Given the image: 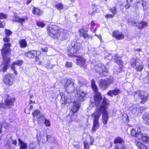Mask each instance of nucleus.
<instances>
[{
  "mask_svg": "<svg viewBox=\"0 0 149 149\" xmlns=\"http://www.w3.org/2000/svg\"><path fill=\"white\" fill-rule=\"evenodd\" d=\"M65 87L66 91L68 93H72L76 89L77 94L75 97L78 100L83 101L87 95V87L83 85L81 82L79 80L75 81L72 79H67Z\"/></svg>",
  "mask_w": 149,
  "mask_h": 149,
  "instance_id": "nucleus-1",
  "label": "nucleus"
},
{
  "mask_svg": "<svg viewBox=\"0 0 149 149\" xmlns=\"http://www.w3.org/2000/svg\"><path fill=\"white\" fill-rule=\"evenodd\" d=\"M47 30L48 35L53 39H58L60 37V40L63 41L66 40L68 36L66 30L57 25L51 26Z\"/></svg>",
  "mask_w": 149,
  "mask_h": 149,
  "instance_id": "nucleus-2",
  "label": "nucleus"
},
{
  "mask_svg": "<svg viewBox=\"0 0 149 149\" xmlns=\"http://www.w3.org/2000/svg\"><path fill=\"white\" fill-rule=\"evenodd\" d=\"M10 44L4 43L3 47L1 50L3 58L2 66L3 72L6 71L10 65V58L8 57L10 54Z\"/></svg>",
  "mask_w": 149,
  "mask_h": 149,
  "instance_id": "nucleus-3",
  "label": "nucleus"
},
{
  "mask_svg": "<svg viewBox=\"0 0 149 149\" xmlns=\"http://www.w3.org/2000/svg\"><path fill=\"white\" fill-rule=\"evenodd\" d=\"M142 141L146 143L149 142V136L146 134L142 133L137 136V139H136L135 143L139 149H146V146L141 142Z\"/></svg>",
  "mask_w": 149,
  "mask_h": 149,
  "instance_id": "nucleus-4",
  "label": "nucleus"
},
{
  "mask_svg": "<svg viewBox=\"0 0 149 149\" xmlns=\"http://www.w3.org/2000/svg\"><path fill=\"white\" fill-rule=\"evenodd\" d=\"M148 95L146 92L137 91L134 93V98L138 103L144 104L148 100Z\"/></svg>",
  "mask_w": 149,
  "mask_h": 149,
  "instance_id": "nucleus-5",
  "label": "nucleus"
},
{
  "mask_svg": "<svg viewBox=\"0 0 149 149\" xmlns=\"http://www.w3.org/2000/svg\"><path fill=\"white\" fill-rule=\"evenodd\" d=\"M91 84L92 88L95 94V105L97 106L100 104L102 97L100 93L98 91L97 86L96 85L95 81L94 80H92Z\"/></svg>",
  "mask_w": 149,
  "mask_h": 149,
  "instance_id": "nucleus-6",
  "label": "nucleus"
},
{
  "mask_svg": "<svg viewBox=\"0 0 149 149\" xmlns=\"http://www.w3.org/2000/svg\"><path fill=\"white\" fill-rule=\"evenodd\" d=\"M130 113L135 116H140L143 112V108L138 105H132L129 108Z\"/></svg>",
  "mask_w": 149,
  "mask_h": 149,
  "instance_id": "nucleus-7",
  "label": "nucleus"
},
{
  "mask_svg": "<svg viewBox=\"0 0 149 149\" xmlns=\"http://www.w3.org/2000/svg\"><path fill=\"white\" fill-rule=\"evenodd\" d=\"M95 70L101 76H105L107 72V70L105 66L101 63L95 66Z\"/></svg>",
  "mask_w": 149,
  "mask_h": 149,
  "instance_id": "nucleus-8",
  "label": "nucleus"
},
{
  "mask_svg": "<svg viewBox=\"0 0 149 149\" xmlns=\"http://www.w3.org/2000/svg\"><path fill=\"white\" fill-rule=\"evenodd\" d=\"M34 118L36 116L37 120L39 123H41L45 119L44 115L40 112V111L36 110L32 113Z\"/></svg>",
  "mask_w": 149,
  "mask_h": 149,
  "instance_id": "nucleus-9",
  "label": "nucleus"
},
{
  "mask_svg": "<svg viewBox=\"0 0 149 149\" xmlns=\"http://www.w3.org/2000/svg\"><path fill=\"white\" fill-rule=\"evenodd\" d=\"M13 75L11 74H6L3 79L4 83L8 86H12L13 83Z\"/></svg>",
  "mask_w": 149,
  "mask_h": 149,
  "instance_id": "nucleus-10",
  "label": "nucleus"
},
{
  "mask_svg": "<svg viewBox=\"0 0 149 149\" xmlns=\"http://www.w3.org/2000/svg\"><path fill=\"white\" fill-rule=\"evenodd\" d=\"M14 101V98H11L10 97L8 96L7 98L5 101V104H3L2 103H0V107L6 108L7 107L9 108L8 107L12 105Z\"/></svg>",
  "mask_w": 149,
  "mask_h": 149,
  "instance_id": "nucleus-11",
  "label": "nucleus"
},
{
  "mask_svg": "<svg viewBox=\"0 0 149 149\" xmlns=\"http://www.w3.org/2000/svg\"><path fill=\"white\" fill-rule=\"evenodd\" d=\"M24 61L22 60H17L14 61L12 64L11 65V69L13 71L14 73L17 75V73L15 70L16 65L21 66L23 64Z\"/></svg>",
  "mask_w": 149,
  "mask_h": 149,
  "instance_id": "nucleus-12",
  "label": "nucleus"
},
{
  "mask_svg": "<svg viewBox=\"0 0 149 149\" xmlns=\"http://www.w3.org/2000/svg\"><path fill=\"white\" fill-rule=\"evenodd\" d=\"M99 87L102 90H105L112 82L108 81L105 79H101L99 81Z\"/></svg>",
  "mask_w": 149,
  "mask_h": 149,
  "instance_id": "nucleus-13",
  "label": "nucleus"
},
{
  "mask_svg": "<svg viewBox=\"0 0 149 149\" xmlns=\"http://www.w3.org/2000/svg\"><path fill=\"white\" fill-rule=\"evenodd\" d=\"M80 103L79 102H74L70 103V110L73 113L76 112L79 109Z\"/></svg>",
  "mask_w": 149,
  "mask_h": 149,
  "instance_id": "nucleus-14",
  "label": "nucleus"
},
{
  "mask_svg": "<svg viewBox=\"0 0 149 149\" xmlns=\"http://www.w3.org/2000/svg\"><path fill=\"white\" fill-rule=\"evenodd\" d=\"M76 62L77 64L80 65L81 67H82L84 68L86 67V59L82 57H79L76 59Z\"/></svg>",
  "mask_w": 149,
  "mask_h": 149,
  "instance_id": "nucleus-15",
  "label": "nucleus"
},
{
  "mask_svg": "<svg viewBox=\"0 0 149 149\" xmlns=\"http://www.w3.org/2000/svg\"><path fill=\"white\" fill-rule=\"evenodd\" d=\"M28 19V18L26 16L22 17L16 16L13 19V21L14 22H18L22 25L24 23L25 20H27Z\"/></svg>",
  "mask_w": 149,
  "mask_h": 149,
  "instance_id": "nucleus-16",
  "label": "nucleus"
},
{
  "mask_svg": "<svg viewBox=\"0 0 149 149\" xmlns=\"http://www.w3.org/2000/svg\"><path fill=\"white\" fill-rule=\"evenodd\" d=\"M104 109V108H102V107H101V111H103L102 122L104 125H105L107 123L109 119V117L107 111H105Z\"/></svg>",
  "mask_w": 149,
  "mask_h": 149,
  "instance_id": "nucleus-17",
  "label": "nucleus"
},
{
  "mask_svg": "<svg viewBox=\"0 0 149 149\" xmlns=\"http://www.w3.org/2000/svg\"><path fill=\"white\" fill-rule=\"evenodd\" d=\"M112 36L115 37L118 40H121L124 38V36L121 33H120L118 31L116 30L113 31L112 33Z\"/></svg>",
  "mask_w": 149,
  "mask_h": 149,
  "instance_id": "nucleus-18",
  "label": "nucleus"
},
{
  "mask_svg": "<svg viewBox=\"0 0 149 149\" xmlns=\"http://www.w3.org/2000/svg\"><path fill=\"white\" fill-rule=\"evenodd\" d=\"M101 111L100 108L97 109L95 110V112L92 115V116L93 117V120L98 121L99 119L101 114Z\"/></svg>",
  "mask_w": 149,
  "mask_h": 149,
  "instance_id": "nucleus-19",
  "label": "nucleus"
},
{
  "mask_svg": "<svg viewBox=\"0 0 149 149\" xmlns=\"http://www.w3.org/2000/svg\"><path fill=\"white\" fill-rule=\"evenodd\" d=\"M109 101L107 98L104 97L103 98L102 102V105L100 106V110L101 109V107H102L103 108H104L105 111H107L106 109L107 108V107L109 105Z\"/></svg>",
  "mask_w": 149,
  "mask_h": 149,
  "instance_id": "nucleus-20",
  "label": "nucleus"
},
{
  "mask_svg": "<svg viewBox=\"0 0 149 149\" xmlns=\"http://www.w3.org/2000/svg\"><path fill=\"white\" fill-rule=\"evenodd\" d=\"M141 133L140 132V129L139 128H135L132 129L131 131V135L137 137V136Z\"/></svg>",
  "mask_w": 149,
  "mask_h": 149,
  "instance_id": "nucleus-21",
  "label": "nucleus"
},
{
  "mask_svg": "<svg viewBox=\"0 0 149 149\" xmlns=\"http://www.w3.org/2000/svg\"><path fill=\"white\" fill-rule=\"evenodd\" d=\"M141 61L138 58H132L130 61V64L132 67H136L139 64Z\"/></svg>",
  "mask_w": 149,
  "mask_h": 149,
  "instance_id": "nucleus-22",
  "label": "nucleus"
},
{
  "mask_svg": "<svg viewBox=\"0 0 149 149\" xmlns=\"http://www.w3.org/2000/svg\"><path fill=\"white\" fill-rule=\"evenodd\" d=\"M37 53V52L35 51H31L26 53L25 55L29 58H32L36 56Z\"/></svg>",
  "mask_w": 149,
  "mask_h": 149,
  "instance_id": "nucleus-23",
  "label": "nucleus"
},
{
  "mask_svg": "<svg viewBox=\"0 0 149 149\" xmlns=\"http://www.w3.org/2000/svg\"><path fill=\"white\" fill-rule=\"evenodd\" d=\"M120 90L118 89H115L113 90L109 91L107 93L108 95L111 97H113V95H116L120 93Z\"/></svg>",
  "mask_w": 149,
  "mask_h": 149,
  "instance_id": "nucleus-24",
  "label": "nucleus"
},
{
  "mask_svg": "<svg viewBox=\"0 0 149 149\" xmlns=\"http://www.w3.org/2000/svg\"><path fill=\"white\" fill-rule=\"evenodd\" d=\"M70 44L74 48L75 50H76V53L77 52L81 47V45L80 42H72Z\"/></svg>",
  "mask_w": 149,
  "mask_h": 149,
  "instance_id": "nucleus-25",
  "label": "nucleus"
},
{
  "mask_svg": "<svg viewBox=\"0 0 149 149\" xmlns=\"http://www.w3.org/2000/svg\"><path fill=\"white\" fill-rule=\"evenodd\" d=\"M98 11V8H97V6L96 5L93 4L91 5L90 10L89 11V13L91 15H93L95 13L97 12Z\"/></svg>",
  "mask_w": 149,
  "mask_h": 149,
  "instance_id": "nucleus-26",
  "label": "nucleus"
},
{
  "mask_svg": "<svg viewBox=\"0 0 149 149\" xmlns=\"http://www.w3.org/2000/svg\"><path fill=\"white\" fill-rule=\"evenodd\" d=\"M142 118L143 123L149 125V112L144 113Z\"/></svg>",
  "mask_w": 149,
  "mask_h": 149,
  "instance_id": "nucleus-27",
  "label": "nucleus"
},
{
  "mask_svg": "<svg viewBox=\"0 0 149 149\" xmlns=\"http://www.w3.org/2000/svg\"><path fill=\"white\" fill-rule=\"evenodd\" d=\"M100 127V124L98 121L93 120V127L92 129V132H95Z\"/></svg>",
  "mask_w": 149,
  "mask_h": 149,
  "instance_id": "nucleus-28",
  "label": "nucleus"
},
{
  "mask_svg": "<svg viewBox=\"0 0 149 149\" xmlns=\"http://www.w3.org/2000/svg\"><path fill=\"white\" fill-rule=\"evenodd\" d=\"M148 24L147 22H142L140 23L136 24V26L139 29H141L142 28H144L147 26Z\"/></svg>",
  "mask_w": 149,
  "mask_h": 149,
  "instance_id": "nucleus-29",
  "label": "nucleus"
},
{
  "mask_svg": "<svg viewBox=\"0 0 149 149\" xmlns=\"http://www.w3.org/2000/svg\"><path fill=\"white\" fill-rule=\"evenodd\" d=\"M19 43L20 44V47L21 48H25L27 46V43L25 39H22L19 40Z\"/></svg>",
  "mask_w": 149,
  "mask_h": 149,
  "instance_id": "nucleus-30",
  "label": "nucleus"
},
{
  "mask_svg": "<svg viewBox=\"0 0 149 149\" xmlns=\"http://www.w3.org/2000/svg\"><path fill=\"white\" fill-rule=\"evenodd\" d=\"M68 51L71 54H74L76 53V50H75L74 48L72 47L70 44L67 47Z\"/></svg>",
  "mask_w": 149,
  "mask_h": 149,
  "instance_id": "nucleus-31",
  "label": "nucleus"
},
{
  "mask_svg": "<svg viewBox=\"0 0 149 149\" xmlns=\"http://www.w3.org/2000/svg\"><path fill=\"white\" fill-rule=\"evenodd\" d=\"M33 13L34 14H36L38 16H40L42 15V13L40 9L36 8H33Z\"/></svg>",
  "mask_w": 149,
  "mask_h": 149,
  "instance_id": "nucleus-32",
  "label": "nucleus"
},
{
  "mask_svg": "<svg viewBox=\"0 0 149 149\" xmlns=\"http://www.w3.org/2000/svg\"><path fill=\"white\" fill-rule=\"evenodd\" d=\"M19 143L20 144V149H26L27 145L26 144L19 139Z\"/></svg>",
  "mask_w": 149,
  "mask_h": 149,
  "instance_id": "nucleus-33",
  "label": "nucleus"
},
{
  "mask_svg": "<svg viewBox=\"0 0 149 149\" xmlns=\"http://www.w3.org/2000/svg\"><path fill=\"white\" fill-rule=\"evenodd\" d=\"M143 69V63L141 61L139 63V64H138V65H137L136 67V69L137 71L141 72Z\"/></svg>",
  "mask_w": 149,
  "mask_h": 149,
  "instance_id": "nucleus-34",
  "label": "nucleus"
},
{
  "mask_svg": "<svg viewBox=\"0 0 149 149\" xmlns=\"http://www.w3.org/2000/svg\"><path fill=\"white\" fill-rule=\"evenodd\" d=\"M124 142V141L120 137H117L115 140L114 141V143L117 144L118 143H121Z\"/></svg>",
  "mask_w": 149,
  "mask_h": 149,
  "instance_id": "nucleus-35",
  "label": "nucleus"
},
{
  "mask_svg": "<svg viewBox=\"0 0 149 149\" xmlns=\"http://www.w3.org/2000/svg\"><path fill=\"white\" fill-rule=\"evenodd\" d=\"M115 149H126V146L122 143H119L116 145Z\"/></svg>",
  "mask_w": 149,
  "mask_h": 149,
  "instance_id": "nucleus-36",
  "label": "nucleus"
},
{
  "mask_svg": "<svg viewBox=\"0 0 149 149\" xmlns=\"http://www.w3.org/2000/svg\"><path fill=\"white\" fill-rule=\"evenodd\" d=\"M79 32H80L81 36H83L84 38H86L88 37V35L86 33L84 32V31L82 30H79Z\"/></svg>",
  "mask_w": 149,
  "mask_h": 149,
  "instance_id": "nucleus-37",
  "label": "nucleus"
},
{
  "mask_svg": "<svg viewBox=\"0 0 149 149\" xmlns=\"http://www.w3.org/2000/svg\"><path fill=\"white\" fill-rule=\"evenodd\" d=\"M46 138L47 141L49 142H52L54 140V138L50 135H47Z\"/></svg>",
  "mask_w": 149,
  "mask_h": 149,
  "instance_id": "nucleus-38",
  "label": "nucleus"
},
{
  "mask_svg": "<svg viewBox=\"0 0 149 149\" xmlns=\"http://www.w3.org/2000/svg\"><path fill=\"white\" fill-rule=\"evenodd\" d=\"M42 135L41 132L40 131H37V138L38 141H40L41 139Z\"/></svg>",
  "mask_w": 149,
  "mask_h": 149,
  "instance_id": "nucleus-39",
  "label": "nucleus"
},
{
  "mask_svg": "<svg viewBox=\"0 0 149 149\" xmlns=\"http://www.w3.org/2000/svg\"><path fill=\"white\" fill-rule=\"evenodd\" d=\"M144 0H142L141 3V6H142L143 9L145 10L147 8L146 5L147 3L146 1H144Z\"/></svg>",
  "mask_w": 149,
  "mask_h": 149,
  "instance_id": "nucleus-40",
  "label": "nucleus"
},
{
  "mask_svg": "<svg viewBox=\"0 0 149 149\" xmlns=\"http://www.w3.org/2000/svg\"><path fill=\"white\" fill-rule=\"evenodd\" d=\"M56 7L59 10H61L63 9V6L62 3H59L56 5Z\"/></svg>",
  "mask_w": 149,
  "mask_h": 149,
  "instance_id": "nucleus-41",
  "label": "nucleus"
},
{
  "mask_svg": "<svg viewBox=\"0 0 149 149\" xmlns=\"http://www.w3.org/2000/svg\"><path fill=\"white\" fill-rule=\"evenodd\" d=\"M45 124L46 126L50 127L51 126V123L49 120L45 119Z\"/></svg>",
  "mask_w": 149,
  "mask_h": 149,
  "instance_id": "nucleus-42",
  "label": "nucleus"
},
{
  "mask_svg": "<svg viewBox=\"0 0 149 149\" xmlns=\"http://www.w3.org/2000/svg\"><path fill=\"white\" fill-rule=\"evenodd\" d=\"M72 66V64L71 62H67L65 64V66L67 68H71Z\"/></svg>",
  "mask_w": 149,
  "mask_h": 149,
  "instance_id": "nucleus-43",
  "label": "nucleus"
},
{
  "mask_svg": "<svg viewBox=\"0 0 149 149\" xmlns=\"http://www.w3.org/2000/svg\"><path fill=\"white\" fill-rule=\"evenodd\" d=\"M36 25L39 26L40 27H44L45 25V24L42 22H38L36 23Z\"/></svg>",
  "mask_w": 149,
  "mask_h": 149,
  "instance_id": "nucleus-44",
  "label": "nucleus"
},
{
  "mask_svg": "<svg viewBox=\"0 0 149 149\" xmlns=\"http://www.w3.org/2000/svg\"><path fill=\"white\" fill-rule=\"evenodd\" d=\"M84 147L85 149H89V145L87 142L84 141Z\"/></svg>",
  "mask_w": 149,
  "mask_h": 149,
  "instance_id": "nucleus-45",
  "label": "nucleus"
},
{
  "mask_svg": "<svg viewBox=\"0 0 149 149\" xmlns=\"http://www.w3.org/2000/svg\"><path fill=\"white\" fill-rule=\"evenodd\" d=\"M5 32L6 35L8 36L11 35L12 33L8 29H6L5 30Z\"/></svg>",
  "mask_w": 149,
  "mask_h": 149,
  "instance_id": "nucleus-46",
  "label": "nucleus"
},
{
  "mask_svg": "<svg viewBox=\"0 0 149 149\" xmlns=\"http://www.w3.org/2000/svg\"><path fill=\"white\" fill-rule=\"evenodd\" d=\"M110 11L112 12V13L113 14V15H114L116 13V9L115 7H113V8H110Z\"/></svg>",
  "mask_w": 149,
  "mask_h": 149,
  "instance_id": "nucleus-47",
  "label": "nucleus"
},
{
  "mask_svg": "<svg viewBox=\"0 0 149 149\" xmlns=\"http://www.w3.org/2000/svg\"><path fill=\"white\" fill-rule=\"evenodd\" d=\"M3 40L4 42H8L10 41V39L7 37H6L3 38Z\"/></svg>",
  "mask_w": 149,
  "mask_h": 149,
  "instance_id": "nucleus-48",
  "label": "nucleus"
},
{
  "mask_svg": "<svg viewBox=\"0 0 149 149\" xmlns=\"http://www.w3.org/2000/svg\"><path fill=\"white\" fill-rule=\"evenodd\" d=\"M6 18V15L3 13H0V18L1 19H4Z\"/></svg>",
  "mask_w": 149,
  "mask_h": 149,
  "instance_id": "nucleus-49",
  "label": "nucleus"
},
{
  "mask_svg": "<svg viewBox=\"0 0 149 149\" xmlns=\"http://www.w3.org/2000/svg\"><path fill=\"white\" fill-rule=\"evenodd\" d=\"M109 56H112L111 60L116 59V58L118 57L117 54H115L112 55H110Z\"/></svg>",
  "mask_w": 149,
  "mask_h": 149,
  "instance_id": "nucleus-50",
  "label": "nucleus"
},
{
  "mask_svg": "<svg viewBox=\"0 0 149 149\" xmlns=\"http://www.w3.org/2000/svg\"><path fill=\"white\" fill-rule=\"evenodd\" d=\"M144 80L146 83H148L149 81V74H148L144 78Z\"/></svg>",
  "mask_w": 149,
  "mask_h": 149,
  "instance_id": "nucleus-51",
  "label": "nucleus"
},
{
  "mask_svg": "<svg viewBox=\"0 0 149 149\" xmlns=\"http://www.w3.org/2000/svg\"><path fill=\"white\" fill-rule=\"evenodd\" d=\"M3 125H4V127L6 129H8V124L5 121H4Z\"/></svg>",
  "mask_w": 149,
  "mask_h": 149,
  "instance_id": "nucleus-52",
  "label": "nucleus"
},
{
  "mask_svg": "<svg viewBox=\"0 0 149 149\" xmlns=\"http://www.w3.org/2000/svg\"><path fill=\"white\" fill-rule=\"evenodd\" d=\"M114 15L110 14L107 15L105 16V17L107 18H112L114 17Z\"/></svg>",
  "mask_w": 149,
  "mask_h": 149,
  "instance_id": "nucleus-53",
  "label": "nucleus"
},
{
  "mask_svg": "<svg viewBox=\"0 0 149 149\" xmlns=\"http://www.w3.org/2000/svg\"><path fill=\"white\" fill-rule=\"evenodd\" d=\"M116 62L118 65H121L122 64V61L119 59L116 60Z\"/></svg>",
  "mask_w": 149,
  "mask_h": 149,
  "instance_id": "nucleus-54",
  "label": "nucleus"
},
{
  "mask_svg": "<svg viewBox=\"0 0 149 149\" xmlns=\"http://www.w3.org/2000/svg\"><path fill=\"white\" fill-rule=\"evenodd\" d=\"M15 118V116H13L11 117H10L9 118V120L10 122H13L14 121Z\"/></svg>",
  "mask_w": 149,
  "mask_h": 149,
  "instance_id": "nucleus-55",
  "label": "nucleus"
},
{
  "mask_svg": "<svg viewBox=\"0 0 149 149\" xmlns=\"http://www.w3.org/2000/svg\"><path fill=\"white\" fill-rule=\"evenodd\" d=\"M48 48L47 47H45L44 48H41V50L44 52H46L48 51Z\"/></svg>",
  "mask_w": 149,
  "mask_h": 149,
  "instance_id": "nucleus-56",
  "label": "nucleus"
},
{
  "mask_svg": "<svg viewBox=\"0 0 149 149\" xmlns=\"http://www.w3.org/2000/svg\"><path fill=\"white\" fill-rule=\"evenodd\" d=\"M94 141V138L92 136H91L90 137V145H92L93 144Z\"/></svg>",
  "mask_w": 149,
  "mask_h": 149,
  "instance_id": "nucleus-57",
  "label": "nucleus"
},
{
  "mask_svg": "<svg viewBox=\"0 0 149 149\" xmlns=\"http://www.w3.org/2000/svg\"><path fill=\"white\" fill-rule=\"evenodd\" d=\"M136 24H138V23H136L134 21H132L130 22V24L132 26H136Z\"/></svg>",
  "mask_w": 149,
  "mask_h": 149,
  "instance_id": "nucleus-58",
  "label": "nucleus"
},
{
  "mask_svg": "<svg viewBox=\"0 0 149 149\" xmlns=\"http://www.w3.org/2000/svg\"><path fill=\"white\" fill-rule=\"evenodd\" d=\"M12 143L14 145L16 146L17 144V141L16 140H11Z\"/></svg>",
  "mask_w": 149,
  "mask_h": 149,
  "instance_id": "nucleus-59",
  "label": "nucleus"
},
{
  "mask_svg": "<svg viewBox=\"0 0 149 149\" xmlns=\"http://www.w3.org/2000/svg\"><path fill=\"white\" fill-rule=\"evenodd\" d=\"M141 3L140 2H137L136 4V6L137 8H139L140 7H141Z\"/></svg>",
  "mask_w": 149,
  "mask_h": 149,
  "instance_id": "nucleus-60",
  "label": "nucleus"
},
{
  "mask_svg": "<svg viewBox=\"0 0 149 149\" xmlns=\"http://www.w3.org/2000/svg\"><path fill=\"white\" fill-rule=\"evenodd\" d=\"M95 36L97 37V38L100 40L101 41L102 40L101 36L100 35H98L97 34H95Z\"/></svg>",
  "mask_w": 149,
  "mask_h": 149,
  "instance_id": "nucleus-61",
  "label": "nucleus"
},
{
  "mask_svg": "<svg viewBox=\"0 0 149 149\" xmlns=\"http://www.w3.org/2000/svg\"><path fill=\"white\" fill-rule=\"evenodd\" d=\"M32 144H31L29 146L30 149H36V148L32 147Z\"/></svg>",
  "mask_w": 149,
  "mask_h": 149,
  "instance_id": "nucleus-62",
  "label": "nucleus"
},
{
  "mask_svg": "<svg viewBox=\"0 0 149 149\" xmlns=\"http://www.w3.org/2000/svg\"><path fill=\"white\" fill-rule=\"evenodd\" d=\"M35 101H34L33 102V101L32 100H30L29 102V104H34L35 103Z\"/></svg>",
  "mask_w": 149,
  "mask_h": 149,
  "instance_id": "nucleus-63",
  "label": "nucleus"
},
{
  "mask_svg": "<svg viewBox=\"0 0 149 149\" xmlns=\"http://www.w3.org/2000/svg\"><path fill=\"white\" fill-rule=\"evenodd\" d=\"M130 4L129 3L128 4L127 3V4L125 6V7L127 9L129 8L130 7Z\"/></svg>",
  "mask_w": 149,
  "mask_h": 149,
  "instance_id": "nucleus-64",
  "label": "nucleus"
}]
</instances>
